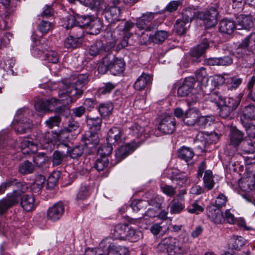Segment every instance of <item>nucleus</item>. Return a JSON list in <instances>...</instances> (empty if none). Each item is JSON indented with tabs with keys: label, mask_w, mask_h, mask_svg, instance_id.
I'll return each instance as SVG.
<instances>
[{
	"label": "nucleus",
	"mask_w": 255,
	"mask_h": 255,
	"mask_svg": "<svg viewBox=\"0 0 255 255\" xmlns=\"http://www.w3.org/2000/svg\"><path fill=\"white\" fill-rule=\"evenodd\" d=\"M64 211L63 203L59 202L48 209L47 212V218L52 221H57L62 217Z\"/></svg>",
	"instance_id": "16"
},
{
	"label": "nucleus",
	"mask_w": 255,
	"mask_h": 255,
	"mask_svg": "<svg viewBox=\"0 0 255 255\" xmlns=\"http://www.w3.org/2000/svg\"><path fill=\"white\" fill-rule=\"evenodd\" d=\"M112 144L107 142V144L103 145L99 148L98 153L101 155V157H107L111 154L113 149Z\"/></svg>",
	"instance_id": "59"
},
{
	"label": "nucleus",
	"mask_w": 255,
	"mask_h": 255,
	"mask_svg": "<svg viewBox=\"0 0 255 255\" xmlns=\"http://www.w3.org/2000/svg\"><path fill=\"white\" fill-rule=\"evenodd\" d=\"M112 48L111 46L105 44L100 40L97 41L92 44L89 48V53L92 56H97L104 52L108 51Z\"/></svg>",
	"instance_id": "29"
},
{
	"label": "nucleus",
	"mask_w": 255,
	"mask_h": 255,
	"mask_svg": "<svg viewBox=\"0 0 255 255\" xmlns=\"http://www.w3.org/2000/svg\"><path fill=\"white\" fill-rule=\"evenodd\" d=\"M214 121L215 117L213 116H199L197 124L199 126L205 127L206 126H210Z\"/></svg>",
	"instance_id": "50"
},
{
	"label": "nucleus",
	"mask_w": 255,
	"mask_h": 255,
	"mask_svg": "<svg viewBox=\"0 0 255 255\" xmlns=\"http://www.w3.org/2000/svg\"><path fill=\"white\" fill-rule=\"evenodd\" d=\"M90 194V187L87 184L82 185L79 192L77 195L78 199L84 200L86 199Z\"/></svg>",
	"instance_id": "55"
},
{
	"label": "nucleus",
	"mask_w": 255,
	"mask_h": 255,
	"mask_svg": "<svg viewBox=\"0 0 255 255\" xmlns=\"http://www.w3.org/2000/svg\"><path fill=\"white\" fill-rule=\"evenodd\" d=\"M176 121L173 116L165 115L160 120L158 130L164 134H171L175 129Z\"/></svg>",
	"instance_id": "10"
},
{
	"label": "nucleus",
	"mask_w": 255,
	"mask_h": 255,
	"mask_svg": "<svg viewBox=\"0 0 255 255\" xmlns=\"http://www.w3.org/2000/svg\"><path fill=\"white\" fill-rule=\"evenodd\" d=\"M102 122V119L99 117L87 118V124L89 128V131L97 133L101 129Z\"/></svg>",
	"instance_id": "38"
},
{
	"label": "nucleus",
	"mask_w": 255,
	"mask_h": 255,
	"mask_svg": "<svg viewBox=\"0 0 255 255\" xmlns=\"http://www.w3.org/2000/svg\"><path fill=\"white\" fill-rule=\"evenodd\" d=\"M125 69L124 60L111 54H108L103 58L102 63L98 67L100 72L105 73L109 70L114 75L122 73Z\"/></svg>",
	"instance_id": "3"
},
{
	"label": "nucleus",
	"mask_w": 255,
	"mask_h": 255,
	"mask_svg": "<svg viewBox=\"0 0 255 255\" xmlns=\"http://www.w3.org/2000/svg\"><path fill=\"white\" fill-rule=\"evenodd\" d=\"M60 177V173L59 172H53L47 179V186L49 188H54L57 183Z\"/></svg>",
	"instance_id": "54"
},
{
	"label": "nucleus",
	"mask_w": 255,
	"mask_h": 255,
	"mask_svg": "<svg viewBox=\"0 0 255 255\" xmlns=\"http://www.w3.org/2000/svg\"><path fill=\"white\" fill-rule=\"evenodd\" d=\"M244 134L235 127H232L230 129V143L235 147H237L243 140Z\"/></svg>",
	"instance_id": "32"
},
{
	"label": "nucleus",
	"mask_w": 255,
	"mask_h": 255,
	"mask_svg": "<svg viewBox=\"0 0 255 255\" xmlns=\"http://www.w3.org/2000/svg\"><path fill=\"white\" fill-rule=\"evenodd\" d=\"M255 120V106L249 105L246 106L244 111L243 114L241 116V121L244 126L245 123H251L248 119Z\"/></svg>",
	"instance_id": "33"
},
{
	"label": "nucleus",
	"mask_w": 255,
	"mask_h": 255,
	"mask_svg": "<svg viewBox=\"0 0 255 255\" xmlns=\"http://www.w3.org/2000/svg\"><path fill=\"white\" fill-rule=\"evenodd\" d=\"M152 77L148 74L142 73L135 82L133 87L136 90H143L147 86L151 83Z\"/></svg>",
	"instance_id": "31"
},
{
	"label": "nucleus",
	"mask_w": 255,
	"mask_h": 255,
	"mask_svg": "<svg viewBox=\"0 0 255 255\" xmlns=\"http://www.w3.org/2000/svg\"><path fill=\"white\" fill-rule=\"evenodd\" d=\"M112 235L115 239L128 240L135 242L140 238L141 234L127 224H118L112 231Z\"/></svg>",
	"instance_id": "4"
},
{
	"label": "nucleus",
	"mask_w": 255,
	"mask_h": 255,
	"mask_svg": "<svg viewBox=\"0 0 255 255\" xmlns=\"http://www.w3.org/2000/svg\"><path fill=\"white\" fill-rule=\"evenodd\" d=\"M109 162V159L107 157H101L97 160L94 166L97 170L101 171L108 166Z\"/></svg>",
	"instance_id": "51"
},
{
	"label": "nucleus",
	"mask_w": 255,
	"mask_h": 255,
	"mask_svg": "<svg viewBox=\"0 0 255 255\" xmlns=\"http://www.w3.org/2000/svg\"><path fill=\"white\" fill-rule=\"evenodd\" d=\"M82 18L86 22H83L82 25L89 28V33L95 35L100 33L102 27V21L99 18L91 19L89 17L84 16Z\"/></svg>",
	"instance_id": "12"
},
{
	"label": "nucleus",
	"mask_w": 255,
	"mask_h": 255,
	"mask_svg": "<svg viewBox=\"0 0 255 255\" xmlns=\"http://www.w3.org/2000/svg\"><path fill=\"white\" fill-rule=\"evenodd\" d=\"M154 13L151 12H147L143 13L142 15L136 20V26L140 29H145L146 31H151L155 28V26H147L154 18Z\"/></svg>",
	"instance_id": "13"
},
{
	"label": "nucleus",
	"mask_w": 255,
	"mask_h": 255,
	"mask_svg": "<svg viewBox=\"0 0 255 255\" xmlns=\"http://www.w3.org/2000/svg\"><path fill=\"white\" fill-rule=\"evenodd\" d=\"M203 182L204 187L207 190H211L215 185V182L213 180V173L211 170H207L205 172Z\"/></svg>",
	"instance_id": "42"
},
{
	"label": "nucleus",
	"mask_w": 255,
	"mask_h": 255,
	"mask_svg": "<svg viewBox=\"0 0 255 255\" xmlns=\"http://www.w3.org/2000/svg\"><path fill=\"white\" fill-rule=\"evenodd\" d=\"M129 134L132 137L141 138L142 140L148 138L153 134V131L150 128L142 127L137 124H134L129 128Z\"/></svg>",
	"instance_id": "11"
},
{
	"label": "nucleus",
	"mask_w": 255,
	"mask_h": 255,
	"mask_svg": "<svg viewBox=\"0 0 255 255\" xmlns=\"http://www.w3.org/2000/svg\"><path fill=\"white\" fill-rule=\"evenodd\" d=\"M221 100L220 97L215 93H213L208 96V98L206 100V103L207 105L212 106H215L218 108H220L221 105Z\"/></svg>",
	"instance_id": "49"
},
{
	"label": "nucleus",
	"mask_w": 255,
	"mask_h": 255,
	"mask_svg": "<svg viewBox=\"0 0 255 255\" xmlns=\"http://www.w3.org/2000/svg\"><path fill=\"white\" fill-rule=\"evenodd\" d=\"M84 144L89 148H93L99 142V139L96 132L88 131L82 138Z\"/></svg>",
	"instance_id": "26"
},
{
	"label": "nucleus",
	"mask_w": 255,
	"mask_h": 255,
	"mask_svg": "<svg viewBox=\"0 0 255 255\" xmlns=\"http://www.w3.org/2000/svg\"><path fill=\"white\" fill-rule=\"evenodd\" d=\"M209 47V42L207 39H204L203 41L196 47L191 50V55L192 61L195 62H200L201 61L203 55L205 50Z\"/></svg>",
	"instance_id": "14"
},
{
	"label": "nucleus",
	"mask_w": 255,
	"mask_h": 255,
	"mask_svg": "<svg viewBox=\"0 0 255 255\" xmlns=\"http://www.w3.org/2000/svg\"><path fill=\"white\" fill-rule=\"evenodd\" d=\"M191 23L181 18L178 19L174 25V29L175 32L179 35L184 34L189 29Z\"/></svg>",
	"instance_id": "34"
},
{
	"label": "nucleus",
	"mask_w": 255,
	"mask_h": 255,
	"mask_svg": "<svg viewBox=\"0 0 255 255\" xmlns=\"http://www.w3.org/2000/svg\"><path fill=\"white\" fill-rule=\"evenodd\" d=\"M48 112L56 111L58 109V107L60 104V100L55 98L51 99H46Z\"/></svg>",
	"instance_id": "60"
},
{
	"label": "nucleus",
	"mask_w": 255,
	"mask_h": 255,
	"mask_svg": "<svg viewBox=\"0 0 255 255\" xmlns=\"http://www.w3.org/2000/svg\"><path fill=\"white\" fill-rule=\"evenodd\" d=\"M34 108L38 112H48L46 100H37L34 104Z\"/></svg>",
	"instance_id": "62"
},
{
	"label": "nucleus",
	"mask_w": 255,
	"mask_h": 255,
	"mask_svg": "<svg viewBox=\"0 0 255 255\" xmlns=\"http://www.w3.org/2000/svg\"><path fill=\"white\" fill-rule=\"evenodd\" d=\"M189 237L187 235L180 237L178 239L169 237L163 239L158 245L159 249L166 251L168 255H178L189 251Z\"/></svg>",
	"instance_id": "2"
},
{
	"label": "nucleus",
	"mask_w": 255,
	"mask_h": 255,
	"mask_svg": "<svg viewBox=\"0 0 255 255\" xmlns=\"http://www.w3.org/2000/svg\"><path fill=\"white\" fill-rule=\"evenodd\" d=\"M79 127V123L75 121H70L68 127L65 130L60 131L59 132L53 133L54 140L58 141H64L67 138V132H71L76 130Z\"/></svg>",
	"instance_id": "17"
},
{
	"label": "nucleus",
	"mask_w": 255,
	"mask_h": 255,
	"mask_svg": "<svg viewBox=\"0 0 255 255\" xmlns=\"http://www.w3.org/2000/svg\"><path fill=\"white\" fill-rule=\"evenodd\" d=\"M13 185L16 186V189L13 191V193L10 195H7L6 198L2 199L0 201V214L4 213L9 207L17 204L20 198L21 193L26 191L27 186L25 184L17 182Z\"/></svg>",
	"instance_id": "5"
},
{
	"label": "nucleus",
	"mask_w": 255,
	"mask_h": 255,
	"mask_svg": "<svg viewBox=\"0 0 255 255\" xmlns=\"http://www.w3.org/2000/svg\"><path fill=\"white\" fill-rule=\"evenodd\" d=\"M135 149L134 146L131 144L128 143L121 146L116 151L115 153L116 157L118 162L127 157L129 154L133 152Z\"/></svg>",
	"instance_id": "30"
},
{
	"label": "nucleus",
	"mask_w": 255,
	"mask_h": 255,
	"mask_svg": "<svg viewBox=\"0 0 255 255\" xmlns=\"http://www.w3.org/2000/svg\"><path fill=\"white\" fill-rule=\"evenodd\" d=\"M187 210L189 213L199 214L203 212L204 208L198 204L197 201H195L187 208Z\"/></svg>",
	"instance_id": "52"
},
{
	"label": "nucleus",
	"mask_w": 255,
	"mask_h": 255,
	"mask_svg": "<svg viewBox=\"0 0 255 255\" xmlns=\"http://www.w3.org/2000/svg\"><path fill=\"white\" fill-rule=\"evenodd\" d=\"M237 28L239 29H249L254 25L252 17L250 15L241 14L237 17Z\"/></svg>",
	"instance_id": "28"
},
{
	"label": "nucleus",
	"mask_w": 255,
	"mask_h": 255,
	"mask_svg": "<svg viewBox=\"0 0 255 255\" xmlns=\"http://www.w3.org/2000/svg\"><path fill=\"white\" fill-rule=\"evenodd\" d=\"M34 170V166L32 163L28 161H25L19 166L18 171L22 174H30Z\"/></svg>",
	"instance_id": "43"
},
{
	"label": "nucleus",
	"mask_w": 255,
	"mask_h": 255,
	"mask_svg": "<svg viewBox=\"0 0 255 255\" xmlns=\"http://www.w3.org/2000/svg\"><path fill=\"white\" fill-rule=\"evenodd\" d=\"M168 32L165 30L157 31L151 38L152 41L157 44L162 43L168 37Z\"/></svg>",
	"instance_id": "44"
},
{
	"label": "nucleus",
	"mask_w": 255,
	"mask_h": 255,
	"mask_svg": "<svg viewBox=\"0 0 255 255\" xmlns=\"http://www.w3.org/2000/svg\"><path fill=\"white\" fill-rule=\"evenodd\" d=\"M218 15L216 8L212 7L205 11L198 12L197 18L204 21L206 27L210 28L217 24Z\"/></svg>",
	"instance_id": "7"
},
{
	"label": "nucleus",
	"mask_w": 255,
	"mask_h": 255,
	"mask_svg": "<svg viewBox=\"0 0 255 255\" xmlns=\"http://www.w3.org/2000/svg\"><path fill=\"white\" fill-rule=\"evenodd\" d=\"M148 201L139 200L135 201L131 204V207L134 212H138L142 209H144L148 205Z\"/></svg>",
	"instance_id": "58"
},
{
	"label": "nucleus",
	"mask_w": 255,
	"mask_h": 255,
	"mask_svg": "<svg viewBox=\"0 0 255 255\" xmlns=\"http://www.w3.org/2000/svg\"><path fill=\"white\" fill-rule=\"evenodd\" d=\"M84 16H79L77 15V17L73 15H70L67 17V21L65 24V28L69 29L73 28L74 30H76L79 31V29H76V27H78L82 29V27H86L87 26H84L82 25L83 22H86L85 21L82 17Z\"/></svg>",
	"instance_id": "23"
},
{
	"label": "nucleus",
	"mask_w": 255,
	"mask_h": 255,
	"mask_svg": "<svg viewBox=\"0 0 255 255\" xmlns=\"http://www.w3.org/2000/svg\"><path fill=\"white\" fill-rule=\"evenodd\" d=\"M209 47V42L207 39H204L203 41L196 47L191 50V55L192 61L195 62H200L201 61L203 55L205 50Z\"/></svg>",
	"instance_id": "15"
},
{
	"label": "nucleus",
	"mask_w": 255,
	"mask_h": 255,
	"mask_svg": "<svg viewBox=\"0 0 255 255\" xmlns=\"http://www.w3.org/2000/svg\"><path fill=\"white\" fill-rule=\"evenodd\" d=\"M249 136L255 138V125L251 123H245L244 126Z\"/></svg>",
	"instance_id": "64"
},
{
	"label": "nucleus",
	"mask_w": 255,
	"mask_h": 255,
	"mask_svg": "<svg viewBox=\"0 0 255 255\" xmlns=\"http://www.w3.org/2000/svg\"><path fill=\"white\" fill-rule=\"evenodd\" d=\"M241 97L238 96L235 98L228 97L221 100L222 104L232 110H235L239 106L241 102Z\"/></svg>",
	"instance_id": "39"
},
{
	"label": "nucleus",
	"mask_w": 255,
	"mask_h": 255,
	"mask_svg": "<svg viewBox=\"0 0 255 255\" xmlns=\"http://www.w3.org/2000/svg\"><path fill=\"white\" fill-rule=\"evenodd\" d=\"M114 109L113 105L111 103L101 104L99 107V111L102 116L110 115Z\"/></svg>",
	"instance_id": "47"
},
{
	"label": "nucleus",
	"mask_w": 255,
	"mask_h": 255,
	"mask_svg": "<svg viewBox=\"0 0 255 255\" xmlns=\"http://www.w3.org/2000/svg\"><path fill=\"white\" fill-rule=\"evenodd\" d=\"M246 243V240L242 237L233 236L230 240L231 247L236 250H239Z\"/></svg>",
	"instance_id": "48"
},
{
	"label": "nucleus",
	"mask_w": 255,
	"mask_h": 255,
	"mask_svg": "<svg viewBox=\"0 0 255 255\" xmlns=\"http://www.w3.org/2000/svg\"><path fill=\"white\" fill-rule=\"evenodd\" d=\"M148 203V205L151 207H149L143 214V218L145 220L156 217L161 206L160 203L157 202L155 199L150 200Z\"/></svg>",
	"instance_id": "24"
},
{
	"label": "nucleus",
	"mask_w": 255,
	"mask_h": 255,
	"mask_svg": "<svg viewBox=\"0 0 255 255\" xmlns=\"http://www.w3.org/2000/svg\"><path fill=\"white\" fill-rule=\"evenodd\" d=\"M53 28L51 22L43 20L39 24V30L42 33L46 34Z\"/></svg>",
	"instance_id": "63"
},
{
	"label": "nucleus",
	"mask_w": 255,
	"mask_h": 255,
	"mask_svg": "<svg viewBox=\"0 0 255 255\" xmlns=\"http://www.w3.org/2000/svg\"><path fill=\"white\" fill-rule=\"evenodd\" d=\"M120 0H113L109 4V9L105 12V17L110 24H115L119 21L121 9Z\"/></svg>",
	"instance_id": "8"
},
{
	"label": "nucleus",
	"mask_w": 255,
	"mask_h": 255,
	"mask_svg": "<svg viewBox=\"0 0 255 255\" xmlns=\"http://www.w3.org/2000/svg\"><path fill=\"white\" fill-rule=\"evenodd\" d=\"M61 145L67 147V152H69L70 156L72 158H76L81 156L84 151L83 147L81 145L76 146L70 151L66 144L62 143Z\"/></svg>",
	"instance_id": "46"
},
{
	"label": "nucleus",
	"mask_w": 255,
	"mask_h": 255,
	"mask_svg": "<svg viewBox=\"0 0 255 255\" xmlns=\"http://www.w3.org/2000/svg\"><path fill=\"white\" fill-rule=\"evenodd\" d=\"M208 218L215 224H221L224 221V216L220 209L216 208L214 205H210L207 208Z\"/></svg>",
	"instance_id": "19"
},
{
	"label": "nucleus",
	"mask_w": 255,
	"mask_h": 255,
	"mask_svg": "<svg viewBox=\"0 0 255 255\" xmlns=\"http://www.w3.org/2000/svg\"><path fill=\"white\" fill-rule=\"evenodd\" d=\"M123 139L122 130L120 128L114 127L109 130L107 138L109 143L119 144L123 141Z\"/></svg>",
	"instance_id": "21"
},
{
	"label": "nucleus",
	"mask_w": 255,
	"mask_h": 255,
	"mask_svg": "<svg viewBox=\"0 0 255 255\" xmlns=\"http://www.w3.org/2000/svg\"><path fill=\"white\" fill-rule=\"evenodd\" d=\"M20 204L26 211L29 212L35 206V199L32 195H23L21 197Z\"/></svg>",
	"instance_id": "35"
},
{
	"label": "nucleus",
	"mask_w": 255,
	"mask_h": 255,
	"mask_svg": "<svg viewBox=\"0 0 255 255\" xmlns=\"http://www.w3.org/2000/svg\"><path fill=\"white\" fill-rule=\"evenodd\" d=\"M79 29V31L72 29L71 33L73 36H68L64 42L65 47L68 49H74L81 46L83 36V30L81 28L76 27Z\"/></svg>",
	"instance_id": "9"
},
{
	"label": "nucleus",
	"mask_w": 255,
	"mask_h": 255,
	"mask_svg": "<svg viewBox=\"0 0 255 255\" xmlns=\"http://www.w3.org/2000/svg\"><path fill=\"white\" fill-rule=\"evenodd\" d=\"M236 27L233 20L225 18L220 22L219 29L221 33L230 35L233 32Z\"/></svg>",
	"instance_id": "27"
},
{
	"label": "nucleus",
	"mask_w": 255,
	"mask_h": 255,
	"mask_svg": "<svg viewBox=\"0 0 255 255\" xmlns=\"http://www.w3.org/2000/svg\"><path fill=\"white\" fill-rule=\"evenodd\" d=\"M65 155L63 152L58 150L54 151L52 155L53 165L57 166L61 164Z\"/></svg>",
	"instance_id": "53"
},
{
	"label": "nucleus",
	"mask_w": 255,
	"mask_h": 255,
	"mask_svg": "<svg viewBox=\"0 0 255 255\" xmlns=\"http://www.w3.org/2000/svg\"><path fill=\"white\" fill-rule=\"evenodd\" d=\"M242 79L238 77H231L227 79V84L230 90L236 89L241 84Z\"/></svg>",
	"instance_id": "56"
},
{
	"label": "nucleus",
	"mask_w": 255,
	"mask_h": 255,
	"mask_svg": "<svg viewBox=\"0 0 255 255\" xmlns=\"http://www.w3.org/2000/svg\"><path fill=\"white\" fill-rule=\"evenodd\" d=\"M12 37V35L10 32H4L0 35V47L7 46Z\"/></svg>",
	"instance_id": "61"
},
{
	"label": "nucleus",
	"mask_w": 255,
	"mask_h": 255,
	"mask_svg": "<svg viewBox=\"0 0 255 255\" xmlns=\"http://www.w3.org/2000/svg\"><path fill=\"white\" fill-rule=\"evenodd\" d=\"M32 125L31 121L25 117H23L18 121L16 119L13 123L14 130L17 133H25L27 129L31 128Z\"/></svg>",
	"instance_id": "22"
},
{
	"label": "nucleus",
	"mask_w": 255,
	"mask_h": 255,
	"mask_svg": "<svg viewBox=\"0 0 255 255\" xmlns=\"http://www.w3.org/2000/svg\"><path fill=\"white\" fill-rule=\"evenodd\" d=\"M45 181V177L42 175H38L33 185V189L35 192H38L44 186Z\"/></svg>",
	"instance_id": "57"
},
{
	"label": "nucleus",
	"mask_w": 255,
	"mask_h": 255,
	"mask_svg": "<svg viewBox=\"0 0 255 255\" xmlns=\"http://www.w3.org/2000/svg\"><path fill=\"white\" fill-rule=\"evenodd\" d=\"M20 148L25 155L35 153L38 149V141H33L31 138H25L21 143Z\"/></svg>",
	"instance_id": "18"
},
{
	"label": "nucleus",
	"mask_w": 255,
	"mask_h": 255,
	"mask_svg": "<svg viewBox=\"0 0 255 255\" xmlns=\"http://www.w3.org/2000/svg\"><path fill=\"white\" fill-rule=\"evenodd\" d=\"M195 80L193 77H189L185 79L183 84L179 87L177 91L178 96L185 97L188 96L192 91Z\"/></svg>",
	"instance_id": "20"
},
{
	"label": "nucleus",
	"mask_w": 255,
	"mask_h": 255,
	"mask_svg": "<svg viewBox=\"0 0 255 255\" xmlns=\"http://www.w3.org/2000/svg\"><path fill=\"white\" fill-rule=\"evenodd\" d=\"M241 147L245 153H254L255 152V142L247 139L244 140Z\"/></svg>",
	"instance_id": "45"
},
{
	"label": "nucleus",
	"mask_w": 255,
	"mask_h": 255,
	"mask_svg": "<svg viewBox=\"0 0 255 255\" xmlns=\"http://www.w3.org/2000/svg\"><path fill=\"white\" fill-rule=\"evenodd\" d=\"M170 212L172 214H179L185 208L184 202L173 198L169 205Z\"/></svg>",
	"instance_id": "36"
},
{
	"label": "nucleus",
	"mask_w": 255,
	"mask_h": 255,
	"mask_svg": "<svg viewBox=\"0 0 255 255\" xmlns=\"http://www.w3.org/2000/svg\"><path fill=\"white\" fill-rule=\"evenodd\" d=\"M196 78L197 81L200 83L202 86L206 87L208 83L209 76L206 69L201 67L196 70L195 73Z\"/></svg>",
	"instance_id": "40"
},
{
	"label": "nucleus",
	"mask_w": 255,
	"mask_h": 255,
	"mask_svg": "<svg viewBox=\"0 0 255 255\" xmlns=\"http://www.w3.org/2000/svg\"><path fill=\"white\" fill-rule=\"evenodd\" d=\"M194 155L192 149L188 147L182 146L178 150V156L187 162L190 161Z\"/></svg>",
	"instance_id": "37"
},
{
	"label": "nucleus",
	"mask_w": 255,
	"mask_h": 255,
	"mask_svg": "<svg viewBox=\"0 0 255 255\" xmlns=\"http://www.w3.org/2000/svg\"><path fill=\"white\" fill-rule=\"evenodd\" d=\"M87 74H79L74 84L66 85L63 82L59 83L60 89L59 92L60 101H64L68 104L75 102L83 93V88L88 82Z\"/></svg>",
	"instance_id": "1"
},
{
	"label": "nucleus",
	"mask_w": 255,
	"mask_h": 255,
	"mask_svg": "<svg viewBox=\"0 0 255 255\" xmlns=\"http://www.w3.org/2000/svg\"><path fill=\"white\" fill-rule=\"evenodd\" d=\"M199 116L200 112L198 109L191 108L185 113L183 122L188 126H193L197 123Z\"/></svg>",
	"instance_id": "25"
},
{
	"label": "nucleus",
	"mask_w": 255,
	"mask_h": 255,
	"mask_svg": "<svg viewBox=\"0 0 255 255\" xmlns=\"http://www.w3.org/2000/svg\"><path fill=\"white\" fill-rule=\"evenodd\" d=\"M100 247L107 255H128V249L124 246H116L110 238H107L100 243Z\"/></svg>",
	"instance_id": "6"
},
{
	"label": "nucleus",
	"mask_w": 255,
	"mask_h": 255,
	"mask_svg": "<svg viewBox=\"0 0 255 255\" xmlns=\"http://www.w3.org/2000/svg\"><path fill=\"white\" fill-rule=\"evenodd\" d=\"M198 12H200L194 7H187L183 11L181 18L191 23L194 18H197Z\"/></svg>",
	"instance_id": "41"
}]
</instances>
